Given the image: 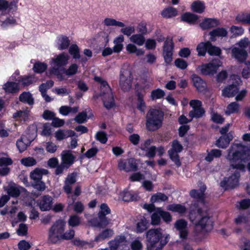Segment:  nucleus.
I'll return each instance as SVG.
<instances>
[{"label": "nucleus", "mask_w": 250, "mask_h": 250, "mask_svg": "<svg viewBox=\"0 0 250 250\" xmlns=\"http://www.w3.org/2000/svg\"><path fill=\"white\" fill-rule=\"evenodd\" d=\"M130 41L134 44L138 46H142L145 42V38L144 35L140 34L132 35L129 37Z\"/></svg>", "instance_id": "obj_35"}, {"label": "nucleus", "mask_w": 250, "mask_h": 250, "mask_svg": "<svg viewBox=\"0 0 250 250\" xmlns=\"http://www.w3.org/2000/svg\"><path fill=\"white\" fill-rule=\"evenodd\" d=\"M239 108L240 105L239 104L236 102H232L228 105L225 113L228 115L238 113L239 111Z\"/></svg>", "instance_id": "obj_40"}, {"label": "nucleus", "mask_w": 250, "mask_h": 250, "mask_svg": "<svg viewBox=\"0 0 250 250\" xmlns=\"http://www.w3.org/2000/svg\"><path fill=\"white\" fill-rule=\"evenodd\" d=\"M47 68V65L43 62H37L35 63L33 67L34 71L37 73H42Z\"/></svg>", "instance_id": "obj_50"}, {"label": "nucleus", "mask_w": 250, "mask_h": 250, "mask_svg": "<svg viewBox=\"0 0 250 250\" xmlns=\"http://www.w3.org/2000/svg\"><path fill=\"white\" fill-rule=\"evenodd\" d=\"M75 133L72 130L59 129L55 133V137L57 141H61L69 137L75 136Z\"/></svg>", "instance_id": "obj_23"}, {"label": "nucleus", "mask_w": 250, "mask_h": 250, "mask_svg": "<svg viewBox=\"0 0 250 250\" xmlns=\"http://www.w3.org/2000/svg\"><path fill=\"white\" fill-rule=\"evenodd\" d=\"M21 164L25 167H32L37 164L36 160L33 157H28L21 160Z\"/></svg>", "instance_id": "obj_46"}, {"label": "nucleus", "mask_w": 250, "mask_h": 250, "mask_svg": "<svg viewBox=\"0 0 250 250\" xmlns=\"http://www.w3.org/2000/svg\"><path fill=\"white\" fill-rule=\"evenodd\" d=\"M133 76L130 67L125 65L122 68L120 76L119 85L124 91H128L132 87Z\"/></svg>", "instance_id": "obj_7"}, {"label": "nucleus", "mask_w": 250, "mask_h": 250, "mask_svg": "<svg viewBox=\"0 0 250 250\" xmlns=\"http://www.w3.org/2000/svg\"><path fill=\"white\" fill-rule=\"evenodd\" d=\"M209 42H201L199 43L197 47L196 50L199 56H205L207 51L208 52V44Z\"/></svg>", "instance_id": "obj_39"}, {"label": "nucleus", "mask_w": 250, "mask_h": 250, "mask_svg": "<svg viewBox=\"0 0 250 250\" xmlns=\"http://www.w3.org/2000/svg\"><path fill=\"white\" fill-rule=\"evenodd\" d=\"M52 198L49 195L43 196L38 203V206L42 211L50 210L52 206Z\"/></svg>", "instance_id": "obj_18"}, {"label": "nucleus", "mask_w": 250, "mask_h": 250, "mask_svg": "<svg viewBox=\"0 0 250 250\" xmlns=\"http://www.w3.org/2000/svg\"><path fill=\"white\" fill-rule=\"evenodd\" d=\"M168 153L171 160L175 163L177 167H180L181 165L179 160V155L178 154L173 153L172 151H168Z\"/></svg>", "instance_id": "obj_59"}, {"label": "nucleus", "mask_w": 250, "mask_h": 250, "mask_svg": "<svg viewBox=\"0 0 250 250\" xmlns=\"http://www.w3.org/2000/svg\"><path fill=\"white\" fill-rule=\"evenodd\" d=\"M192 109L189 112V116L191 118H199L205 114V110L202 107V102L198 100H192L189 103Z\"/></svg>", "instance_id": "obj_9"}, {"label": "nucleus", "mask_w": 250, "mask_h": 250, "mask_svg": "<svg viewBox=\"0 0 250 250\" xmlns=\"http://www.w3.org/2000/svg\"><path fill=\"white\" fill-rule=\"evenodd\" d=\"M118 168L120 170L128 172V159H120L118 161Z\"/></svg>", "instance_id": "obj_52"}, {"label": "nucleus", "mask_w": 250, "mask_h": 250, "mask_svg": "<svg viewBox=\"0 0 250 250\" xmlns=\"http://www.w3.org/2000/svg\"><path fill=\"white\" fill-rule=\"evenodd\" d=\"M20 100L21 102L27 103L31 105L34 103V100L29 92H23L20 96Z\"/></svg>", "instance_id": "obj_44"}, {"label": "nucleus", "mask_w": 250, "mask_h": 250, "mask_svg": "<svg viewBox=\"0 0 250 250\" xmlns=\"http://www.w3.org/2000/svg\"><path fill=\"white\" fill-rule=\"evenodd\" d=\"M164 236H165V239H167L169 237V235L165 236L162 229L160 228L149 230L146 233L147 249L148 250H152L156 244Z\"/></svg>", "instance_id": "obj_8"}, {"label": "nucleus", "mask_w": 250, "mask_h": 250, "mask_svg": "<svg viewBox=\"0 0 250 250\" xmlns=\"http://www.w3.org/2000/svg\"><path fill=\"white\" fill-rule=\"evenodd\" d=\"M199 189H193L190 191L189 195L194 199L198 200L199 201L204 203L205 191L206 189V187L203 183L199 184Z\"/></svg>", "instance_id": "obj_16"}, {"label": "nucleus", "mask_w": 250, "mask_h": 250, "mask_svg": "<svg viewBox=\"0 0 250 250\" xmlns=\"http://www.w3.org/2000/svg\"><path fill=\"white\" fill-rule=\"evenodd\" d=\"M94 80L101 84L100 95L102 97L104 107L107 109L113 107L114 105V101L111 88L107 82L100 77H95Z\"/></svg>", "instance_id": "obj_4"}, {"label": "nucleus", "mask_w": 250, "mask_h": 250, "mask_svg": "<svg viewBox=\"0 0 250 250\" xmlns=\"http://www.w3.org/2000/svg\"><path fill=\"white\" fill-rule=\"evenodd\" d=\"M248 149L240 144H233L229 149L227 159L230 162V167L244 171L245 166L241 162L236 164L238 160L245 161L249 157Z\"/></svg>", "instance_id": "obj_1"}, {"label": "nucleus", "mask_w": 250, "mask_h": 250, "mask_svg": "<svg viewBox=\"0 0 250 250\" xmlns=\"http://www.w3.org/2000/svg\"><path fill=\"white\" fill-rule=\"evenodd\" d=\"M162 16L166 19H171L177 16L178 14L177 9L172 6H168L164 8L161 12Z\"/></svg>", "instance_id": "obj_27"}, {"label": "nucleus", "mask_w": 250, "mask_h": 250, "mask_svg": "<svg viewBox=\"0 0 250 250\" xmlns=\"http://www.w3.org/2000/svg\"><path fill=\"white\" fill-rule=\"evenodd\" d=\"M167 209L172 211L177 212L179 213L182 214L186 212V208L180 204H172L167 206Z\"/></svg>", "instance_id": "obj_42"}, {"label": "nucleus", "mask_w": 250, "mask_h": 250, "mask_svg": "<svg viewBox=\"0 0 250 250\" xmlns=\"http://www.w3.org/2000/svg\"><path fill=\"white\" fill-rule=\"evenodd\" d=\"M209 36L208 40V42H210V43L215 42L219 38V28H215L209 32L208 33Z\"/></svg>", "instance_id": "obj_48"}, {"label": "nucleus", "mask_w": 250, "mask_h": 250, "mask_svg": "<svg viewBox=\"0 0 250 250\" xmlns=\"http://www.w3.org/2000/svg\"><path fill=\"white\" fill-rule=\"evenodd\" d=\"M167 199L168 197L165 194L159 192L151 196V201L152 203L159 202L167 201Z\"/></svg>", "instance_id": "obj_45"}, {"label": "nucleus", "mask_w": 250, "mask_h": 250, "mask_svg": "<svg viewBox=\"0 0 250 250\" xmlns=\"http://www.w3.org/2000/svg\"><path fill=\"white\" fill-rule=\"evenodd\" d=\"M202 215L201 209L200 208L190 212L189 219L194 225V231L197 234L209 231L213 228L212 222L209 218Z\"/></svg>", "instance_id": "obj_2"}, {"label": "nucleus", "mask_w": 250, "mask_h": 250, "mask_svg": "<svg viewBox=\"0 0 250 250\" xmlns=\"http://www.w3.org/2000/svg\"><path fill=\"white\" fill-rule=\"evenodd\" d=\"M148 221L143 217L137 224L136 231L138 232H142L148 227Z\"/></svg>", "instance_id": "obj_41"}, {"label": "nucleus", "mask_w": 250, "mask_h": 250, "mask_svg": "<svg viewBox=\"0 0 250 250\" xmlns=\"http://www.w3.org/2000/svg\"><path fill=\"white\" fill-rule=\"evenodd\" d=\"M113 234V231L112 229H105L95 238L94 241L97 243H99L100 242L103 241L104 239L110 237L111 236H112Z\"/></svg>", "instance_id": "obj_37"}, {"label": "nucleus", "mask_w": 250, "mask_h": 250, "mask_svg": "<svg viewBox=\"0 0 250 250\" xmlns=\"http://www.w3.org/2000/svg\"><path fill=\"white\" fill-rule=\"evenodd\" d=\"M239 176V173L235 172L229 177L225 178L221 182L220 185L224 188V190L233 188L238 185Z\"/></svg>", "instance_id": "obj_13"}, {"label": "nucleus", "mask_w": 250, "mask_h": 250, "mask_svg": "<svg viewBox=\"0 0 250 250\" xmlns=\"http://www.w3.org/2000/svg\"><path fill=\"white\" fill-rule=\"evenodd\" d=\"M192 80L194 86L200 92H203L206 90V83L199 76L194 74L192 75Z\"/></svg>", "instance_id": "obj_25"}, {"label": "nucleus", "mask_w": 250, "mask_h": 250, "mask_svg": "<svg viewBox=\"0 0 250 250\" xmlns=\"http://www.w3.org/2000/svg\"><path fill=\"white\" fill-rule=\"evenodd\" d=\"M81 223L80 218L77 215H72L69 217L68 220V225L72 227L78 226Z\"/></svg>", "instance_id": "obj_47"}, {"label": "nucleus", "mask_w": 250, "mask_h": 250, "mask_svg": "<svg viewBox=\"0 0 250 250\" xmlns=\"http://www.w3.org/2000/svg\"><path fill=\"white\" fill-rule=\"evenodd\" d=\"M78 68V65L77 64H71L68 68L63 69L64 74L68 77L74 75L77 73Z\"/></svg>", "instance_id": "obj_43"}, {"label": "nucleus", "mask_w": 250, "mask_h": 250, "mask_svg": "<svg viewBox=\"0 0 250 250\" xmlns=\"http://www.w3.org/2000/svg\"><path fill=\"white\" fill-rule=\"evenodd\" d=\"M164 115L158 109H151L146 114V127L149 131H155L162 125Z\"/></svg>", "instance_id": "obj_5"}, {"label": "nucleus", "mask_w": 250, "mask_h": 250, "mask_svg": "<svg viewBox=\"0 0 250 250\" xmlns=\"http://www.w3.org/2000/svg\"><path fill=\"white\" fill-rule=\"evenodd\" d=\"M3 89L7 93H14L18 92L20 89L18 83L8 82L3 86Z\"/></svg>", "instance_id": "obj_33"}, {"label": "nucleus", "mask_w": 250, "mask_h": 250, "mask_svg": "<svg viewBox=\"0 0 250 250\" xmlns=\"http://www.w3.org/2000/svg\"><path fill=\"white\" fill-rule=\"evenodd\" d=\"M100 209L98 213L99 221L98 226L100 227H104L110 224V220L105 217V215L110 213V209L105 204H101Z\"/></svg>", "instance_id": "obj_12"}, {"label": "nucleus", "mask_w": 250, "mask_h": 250, "mask_svg": "<svg viewBox=\"0 0 250 250\" xmlns=\"http://www.w3.org/2000/svg\"><path fill=\"white\" fill-rule=\"evenodd\" d=\"M70 41L67 37L61 36L58 37L57 42V48L58 49H65L68 47Z\"/></svg>", "instance_id": "obj_38"}, {"label": "nucleus", "mask_w": 250, "mask_h": 250, "mask_svg": "<svg viewBox=\"0 0 250 250\" xmlns=\"http://www.w3.org/2000/svg\"><path fill=\"white\" fill-rule=\"evenodd\" d=\"M236 20L243 23L250 24V13L239 15L237 16Z\"/></svg>", "instance_id": "obj_58"}, {"label": "nucleus", "mask_w": 250, "mask_h": 250, "mask_svg": "<svg viewBox=\"0 0 250 250\" xmlns=\"http://www.w3.org/2000/svg\"><path fill=\"white\" fill-rule=\"evenodd\" d=\"M87 114L85 112H82L78 114L75 118V121L79 124L84 123L87 119Z\"/></svg>", "instance_id": "obj_60"}, {"label": "nucleus", "mask_w": 250, "mask_h": 250, "mask_svg": "<svg viewBox=\"0 0 250 250\" xmlns=\"http://www.w3.org/2000/svg\"><path fill=\"white\" fill-rule=\"evenodd\" d=\"M75 157L68 150H63L61 153V160L63 165L68 168L74 162Z\"/></svg>", "instance_id": "obj_17"}, {"label": "nucleus", "mask_w": 250, "mask_h": 250, "mask_svg": "<svg viewBox=\"0 0 250 250\" xmlns=\"http://www.w3.org/2000/svg\"><path fill=\"white\" fill-rule=\"evenodd\" d=\"M33 140V138L27 139L25 136L21 137V139L17 142V146L20 152L23 151Z\"/></svg>", "instance_id": "obj_30"}, {"label": "nucleus", "mask_w": 250, "mask_h": 250, "mask_svg": "<svg viewBox=\"0 0 250 250\" xmlns=\"http://www.w3.org/2000/svg\"><path fill=\"white\" fill-rule=\"evenodd\" d=\"M121 32L127 36H131L135 32V29L133 26H128L121 27Z\"/></svg>", "instance_id": "obj_54"}, {"label": "nucleus", "mask_w": 250, "mask_h": 250, "mask_svg": "<svg viewBox=\"0 0 250 250\" xmlns=\"http://www.w3.org/2000/svg\"><path fill=\"white\" fill-rule=\"evenodd\" d=\"M65 222L62 220L56 221L48 230V241L52 243L60 242L62 240L61 235L64 231Z\"/></svg>", "instance_id": "obj_6"}, {"label": "nucleus", "mask_w": 250, "mask_h": 250, "mask_svg": "<svg viewBox=\"0 0 250 250\" xmlns=\"http://www.w3.org/2000/svg\"><path fill=\"white\" fill-rule=\"evenodd\" d=\"M125 38L123 35H120L114 39L113 50L114 52L119 53L122 50L124 47L123 42Z\"/></svg>", "instance_id": "obj_31"}, {"label": "nucleus", "mask_w": 250, "mask_h": 250, "mask_svg": "<svg viewBox=\"0 0 250 250\" xmlns=\"http://www.w3.org/2000/svg\"><path fill=\"white\" fill-rule=\"evenodd\" d=\"M143 96L144 94H138L137 108L142 112H144L146 108L145 103L143 100Z\"/></svg>", "instance_id": "obj_56"}, {"label": "nucleus", "mask_w": 250, "mask_h": 250, "mask_svg": "<svg viewBox=\"0 0 250 250\" xmlns=\"http://www.w3.org/2000/svg\"><path fill=\"white\" fill-rule=\"evenodd\" d=\"M124 237H121L119 239L116 238L114 240L110 241L109 242V248L112 250H115L119 246L120 242L124 241Z\"/></svg>", "instance_id": "obj_61"}, {"label": "nucleus", "mask_w": 250, "mask_h": 250, "mask_svg": "<svg viewBox=\"0 0 250 250\" xmlns=\"http://www.w3.org/2000/svg\"><path fill=\"white\" fill-rule=\"evenodd\" d=\"M232 139L233 135L231 132L228 133L227 135L220 136V147L226 148Z\"/></svg>", "instance_id": "obj_36"}, {"label": "nucleus", "mask_w": 250, "mask_h": 250, "mask_svg": "<svg viewBox=\"0 0 250 250\" xmlns=\"http://www.w3.org/2000/svg\"><path fill=\"white\" fill-rule=\"evenodd\" d=\"M145 47L148 50H154L156 48V42L155 40L152 39L145 41Z\"/></svg>", "instance_id": "obj_62"}, {"label": "nucleus", "mask_w": 250, "mask_h": 250, "mask_svg": "<svg viewBox=\"0 0 250 250\" xmlns=\"http://www.w3.org/2000/svg\"><path fill=\"white\" fill-rule=\"evenodd\" d=\"M3 189L9 197L11 196L16 198L21 194L19 187L12 182H8L7 185L3 187Z\"/></svg>", "instance_id": "obj_15"}, {"label": "nucleus", "mask_w": 250, "mask_h": 250, "mask_svg": "<svg viewBox=\"0 0 250 250\" xmlns=\"http://www.w3.org/2000/svg\"><path fill=\"white\" fill-rule=\"evenodd\" d=\"M126 51L130 54L135 53L137 56H142L145 54V51L138 48L134 43H129L126 46Z\"/></svg>", "instance_id": "obj_34"}, {"label": "nucleus", "mask_w": 250, "mask_h": 250, "mask_svg": "<svg viewBox=\"0 0 250 250\" xmlns=\"http://www.w3.org/2000/svg\"><path fill=\"white\" fill-rule=\"evenodd\" d=\"M218 24V21L216 19L205 18L200 23L199 26L203 30H207L215 27Z\"/></svg>", "instance_id": "obj_20"}, {"label": "nucleus", "mask_w": 250, "mask_h": 250, "mask_svg": "<svg viewBox=\"0 0 250 250\" xmlns=\"http://www.w3.org/2000/svg\"><path fill=\"white\" fill-rule=\"evenodd\" d=\"M237 206L241 209H246L250 207V199H243L238 203Z\"/></svg>", "instance_id": "obj_64"}, {"label": "nucleus", "mask_w": 250, "mask_h": 250, "mask_svg": "<svg viewBox=\"0 0 250 250\" xmlns=\"http://www.w3.org/2000/svg\"><path fill=\"white\" fill-rule=\"evenodd\" d=\"M75 235V231L73 229H69L65 232H62L61 235L62 240H71Z\"/></svg>", "instance_id": "obj_53"}, {"label": "nucleus", "mask_w": 250, "mask_h": 250, "mask_svg": "<svg viewBox=\"0 0 250 250\" xmlns=\"http://www.w3.org/2000/svg\"><path fill=\"white\" fill-rule=\"evenodd\" d=\"M173 42L170 38L166 40L163 47V56L165 62L170 64L172 61Z\"/></svg>", "instance_id": "obj_14"}, {"label": "nucleus", "mask_w": 250, "mask_h": 250, "mask_svg": "<svg viewBox=\"0 0 250 250\" xmlns=\"http://www.w3.org/2000/svg\"><path fill=\"white\" fill-rule=\"evenodd\" d=\"M31 186L35 189L36 190V191H32V194L36 197L40 196L42 194V192H43L46 188L45 183L42 180L32 182Z\"/></svg>", "instance_id": "obj_22"}, {"label": "nucleus", "mask_w": 250, "mask_h": 250, "mask_svg": "<svg viewBox=\"0 0 250 250\" xmlns=\"http://www.w3.org/2000/svg\"><path fill=\"white\" fill-rule=\"evenodd\" d=\"M174 227L181 239L185 240L188 238L189 231L187 221L183 219H178L174 223Z\"/></svg>", "instance_id": "obj_11"}, {"label": "nucleus", "mask_w": 250, "mask_h": 250, "mask_svg": "<svg viewBox=\"0 0 250 250\" xmlns=\"http://www.w3.org/2000/svg\"><path fill=\"white\" fill-rule=\"evenodd\" d=\"M231 53L232 57L240 62H244L248 57V53L245 50L238 47L233 48Z\"/></svg>", "instance_id": "obj_19"}, {"label": "nucleus", "mask_w": 250, "mask_h": 250, "mask_svg": "<svg viewBox=\"0 0 250 250\" xmlns=\"http://www.w3.org/2000/svg\"><path fill=\"white\" fill-rule=\"evenodd\" d=\"M48 173L47 169L36 168L30 173V178L33 182L41 181L43 175H46Z\"/></svg>", "instance_id": "obj_21"}, {"label": "nucleus", "mask_w": 250, "mask_h": 250, "mask_svg": "<svg viewBox=\"0 0 250 250\" xmlns=\"http://www.w3.org/2000/svg\"><path fill=\"white\" fill-rule=\"evenodd\" d=\"M165 95L164 91L160 89L154 90L151 92V97L153 100L162 98Z\"/></svg>", "instance_id": "obj_57"}, {"label": "nucleus", "mask_w": 250, "mask_h": 250, "mask_svg": "<svg viewBox=\"0 0 250 250\" xmlns=\"http://www.w3.org/2000/svg\"><path fill=\"white\" fill-rule=\"evenodd\" d=\"M205 2L199 0L194 1L190 5L191 11L199 14L203 13L205 11Z\"/></svg>", "instance_id": "obj_29"}, {"label": "nucleus", "mask_w": 250, "mask_h": 250, "mask_svg": "<svg viewBox=\"0 0 250 250\" xmlns=\"http://www.w3.org/2000/svg\"><path fill=\"white\" fill-rule=\"evenodd\" d=\"M69 52L73 56V58H80L79 47L77 45L73 44L71 45L69 49Z\"/></svg>", "instance_id": "obj_49"}, {"label": "nucleus", "mask_w": 250, "mask_h": 250, "mask_svg": "<svg viewBox=\"0 0 250 250\" xmlns=\"http://www.w3.org/2000/svg\"><path fill=\"white\" fill-rule=\"evenodd\" d=\"M239 88L234 84H232L225 87L222 90V95L226 97H232L238 93Z\"/></svg>", "instance_id": "obj_26"}, {"label": "nucleus", "mask_w": 250, "mask_h": 250, "mask_svg": "<svg viewBox=\"0 0 250 250\" xmlns=\"http://www.w3.org/2000/svg\"><path fill=\"white\" fill-rule=\"evenodd\" d=\"M77 174L76 173H72L68 174L65 181V185L63 187L64 191L69 194L71 191V185L74 184L76 182Z\"/></svg>", "instance_id": "obj_24"}, {"label": "nucleus", "mask_w": 250, "mask_h": 250, "mask_svg": "<svg viewBox=\"0 0 250 250\" xmlns=\"http://www.w3.org/2000/svg\"><path fill=\"white\" fill-rule=\"evenodd\" d=\"M181 21L191 24H195L199 20V16L190 12H186L181 16Z\"/></svg>", "instance_id": "obj_28"}, {"label": "nucleus", "mask_w": 250, "mask_h": 250, "mask_svg": "<svg viewBox=\"0 0 250 250\" xmlns=\"http://www.w3.org/2000/svg\"><path fill=\"white\" fill-rule=\"evenodd\" d=\"M96 138L103 144H105L107 140L106 134L103 131H99L96 133Z\"/></svg>", "instance_id": "obj_63"}, {"label": "nucleus", "mask_w": 250, "mask_h": 250, "mask_svg": "<svg viewBox=\"0 0 250 250\" xmlns=\"http://www.w3.org/2000/svg\"><path fill=\"white\" fill-rule=\"evenodd\" d=\"M208 53L210 56H219V48L217 46H214L211 43H208Z\"/></svg>", "instance_id": "obj_55"}, {"label": "nucleus", "mask_w": 250, "mask_h": 250, "mask_svg": "<svg viewBox=\"0 0 250 250\" xmlns=\"http://www.w3.org/2000/svg\"><path fill=\"white\" fill-rule=\"evenodd\" d=\"M103 23L106 26H116L118 27H124L125 24L122 21H117L111 18H106L103 21Z\"/></svg>", "instance_id": "obj_32"}, {"label": "nucleus", "mask_w": 250, "mask_h": 250, "mask_svg": "<svg viewBox=\"0 0 250 250\" xmlns=\"http://www.w3.org/2000/svg\"><path fill=\"white\" fill-rule=\"evenodd\" d=\"M70 59L69 55L64 52L56 55L53 58L50 62L52 67L50 69V73L54 74L60 81L65 79L64 75L61 73L59 67L66 65Z\"/></svg>", "instance_id": "obj_3"}, {"label": "nucleus", "mask_w": 250, "mask_h": 250, "mask_svg": "<svg viewBox=\"0 0 250 250\" xmlns=\"http://www.w3.org/2000/svg\"><path fill=\"white\" fill-rule=\"evenodd\" d=\"M172 148L168 151H172L173 153L178 154L183 149L182 146L177 140L173 141L171 145Z\"/></svg>", "instance_id": "obj_51"}, {"label": "nucleus", "mask_w": 250, "mask_h": 250, "mask_svg": "<svg viewBox=\"0 0 250 250\" xmlns=\"http://www.w3.org/2000/svg\"><path fill=\"white\" fill-rule=\"evenodd\" d=\"M219 66L218 60H213L208 63L203 64L198 67L201 73L205 75L212 76L216 73Z\"/></svg>", "instance_id": "obj_10"}]
</instances>
